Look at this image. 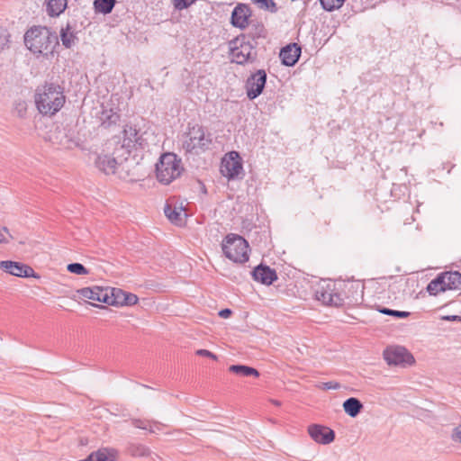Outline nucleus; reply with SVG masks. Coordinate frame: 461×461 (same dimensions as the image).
<instances>
[{"instance_id":"nucleus-27","label":"nucleus","mask_w":461,"mask_h":461,"mask_svg":"<svg viewBox=\"0 0 461 461\" xmlns=\"http://www.w3.org/2000/svg\"><path fill=\"white\" fill-rule=\"evenodd\" d=\"M127 292L120 288L109 287V305H123L124 297Z\"/></svg>"},{"instance_id":"nucleus-46","label":"nucleus","mask_w":461,"mask_h":461,"mask_svg":"<svg viewBox=\"0 0 461 461\" xmlns=\"http://www.w3.org/2000/svg\"><path fill=\"white\" fill-rule=\"evenodd\" d=\"M9 242V240L7 238H5L3 233H2V230H0V243H8Z\"/></svg>"},{"instance_id":"nucleus-23","label":"nucleus","mask_w":461,"mask_h":461,"mask_svg":"<svg viewBox=\"0 0 461 461\" xmlns=\"http://www.w3.org/2000/svg\"><path fill=\"white\" fill-rule=\"evenodd\" d=\"M99 120L102 126L108 128L117 123V122L120 120V114L113 108L107 109L103 106L102 112L99 115Z\"/></svg>"},{"instance_id":"nucleus-5","label":"nucleus","mask_w":461,"mask_h":461,"mask_svg":"<svg viewBox=\"0 0 461 461\" xmlns=\"http://www.w3.org/2000/svg\"><path fill=\"white\" fill-rule=\"evenodd\" d=\"M184 170L182 159L173 152H166L156 164V177L159 183L169 185L180 177Z\"/></svg>"},{"instance_id":"nucleus-29","label":"nucleus","mask_w":461,"mask_h":461,"mask_svg":"<svg viewBox=\"0 0 461 461\" xmlns=\"http://www.w3.org/2000/svg\"><path fill=\"white\" fill-rule=\"evenodd\" d=\"M115 3V0H95L94 8L96 13L108 14L113 11Z\"/></svg>"},{"instance_id":"nucleus-17","label":"nucleus","mask_w":461,"mask_h":461,"mask_svg":"<svg viewBox=\"0 0 461 461\" xmlns=\"http://www.w3.org/2000/svg\"><path fill=\"white\" fill-rule=\"evenodd\" d=\"M302 49L297 43H290L280 51L282 63L287 67L295 65L301 56Z\"/></svg>"},{"instance_id":"nucleus-44","label":"nucleus","mask_w":461,"mask_h":461,"mask_svg":"<svg viewBox=\"0 0 461 461\" xmlns=\"http://www.w3.org/2000/svg\"><path fill=\"white\" fill-rule=\"evenodd\" d=\"M231 313H232L231 310L226 308V309H222L219 312V316L226 319V318H229L231 315Z\"/></svg>"},{"instance_id":"nucleus-14","label":"nucleus","mask_w":461,"mask_h":461,"mask_svg":"<svg viewBox=\"0 0 461 461\" xmlns=\"http://www.w3.org/2000/svg\"><path fill=\"white\" fill-rule=\"evenodd\" d=\"M122 147L130 150L132 148L139 147L144 149L145 143L144 139L139 133V131L135 126L131 124H126L123 130V142Z\"/></svg>"},{"instance_id":"nucleus-48","label":"nucleus","mask_w":461,"mask_h":461,"mask_svg":"<svg viewBox=\"0 0 461 461\" xmlns=\"http://www.w3.org/2000/svg\"><path fill=\"white\" fill-rule=\"evenodd\" d=\"M271 402L273 404H275L276 406H280L281 405V402L277 400H271Z\"/></svg>"},{"instance_id":"nucleus-15","label":"nucleus","mask_w":461,"mask_h":461,"mask_svg":"<svg viewBox=\"0 0 461 461\" xmlns=\"http://www.w3.org/2000/svg\"><path fill=\"white\" fill-rule=\"evenodd\" d=\"M78 294L86 299L97 301L100 303H109V287H84L78 290Z\"/></svg>"},{"instance_id":"nucleus-8","label":"nucleus","mask_w":461,"mask_h":461,"mask_svg":"<svg viewBox=\"0 0 461 461\" xmlns=\"http://www.w3.org/2000/svg\"><path fill=\"white\" fill-rule=\"evenodd\" d=\"M384 358L389 366H411L415 362L413 356L401 346H391L384 349Z\"/></svg>"},{"instance_id":"nucleus-3","label":"nucleus","mask_w":461,"mask_h":461,"mask_svg":"<svg viewBox=\"0 0 461 461\" xmlns=\"http://www.w3.org/2000/svg\"><path fill=\"white\" fill-rule=\"evenodd\" d=\"M24 44L36 57L52 54L59 44L58 37L45 26H32L24 33Z\"/></svg>"},{"instance_id":"nucleus-18","label":"nucleus","mask_w":461,"mask_h":461,"mask_svg":"<svg viewBox=\"0 0 461 461\" xmlns=\"http://www.w3.org/2000/svg\"><path fill=\"white\" fill-rule=\"evenodd\" d=\"M95 166L106 175L114 174L117 160L109 154H100L95 159Z\"/></svg>"},{"instance_id":"nucleus-16","label":"nucleus","mask_w":461,"mask_h":461,"mask_svg":"<svg viewBox=\"0 0 461 461\" xmlns=\"http://www.w3.org/2000/svg\"><path fill=\"white\" fill-rule=\"evenodd\" d=\"M252 277L263 285H270L277 279V275L275 269L270 268L268 266L258 265L251 272Z\"/></svg>"},{"instance_id":"nucleus-24","label":"nucleus","mask_w":461,"mask_h":461,"mask_svg":"<svg viewBox=\"0 0 461 461\" xmlns=\"http://www.w3.org/2000/svg\"><path fill=\"white\" fill-rule=\"evenodd\" d=\"M363 408V403L355 397H350L343 402L344 411L352 418L357 417Z\"/></svg>"},{"instance_id":"nucleus-32","label":"nucleus","mask_w":461,"mask_h":461,"mask_svg":"<svg viewBox=\"0 0 461 461\" xmlns=\"http://www.w3.org/2000/svg\"><path fill=\"white\" fill-rule=\"evenodd\" d=\"M259 9L268 11L272 14L277 12L278 8L274 0H251Z\"/></svg>"},{"instance_id":"nucleus-38","label":"nucleus","mask_w":461,"mask_h":461,"mask_svg":"<svg viewBox=\"0 0 461 461\" xmlns=\"http://www.w3.org/2000/svg\"><path fill=\"white\" fill-rule=\"evenodd\" d=\"M10 34L4 28L0 27V50H4L8 46Z\"/></svg>"},{"instance_id":"nucleus-1","label":"nucleus","mask_w":461,"mask_h":461,"mask_svg":"<svg viewBox=\"0 0 461 461\" xmlns=\"http://www.w3.org/2000/svg\"><path fill=\"white\" fill-rule=\"evenodd\" d=\"M364 285L360 282L348 281L327 283L318 287L315 296L323 304L340 307L344 304H357L363 300Z\"/></svg>"},{"instance_id":"nucleus-36","label":"nucleus","mask_w":461,"mask_h":461,"mask_svg":"<svg viewBox=\"0 0 461 461\" xmlns=\"http://www.w3.org/2000/svg\"><path fill=\"white\" fill-rule=\"evenodd\" d=\"M67 269L68 272L76 275L84 276L89 274V270L80 263L68 264Z\"/></svg>"},{"instance_id":"nucleus-22","label":"nucleus","mask_w":461,"mask_h":461,"mask_svg":"<svg viewBox=\"0 0 461 461\" xmlns=\"http://www.w3.org/2000/svg\"><path fill=\"white\" fill-rule=\"evenodd\" d=\"M165 215L174 224L181 226L184 223V217L186 215L183 213L182 208H176L169 203L164 207Z\"/></svg>"},{"instance_id":"nucleus-7","label":"nucleus","mask_w":461,"mask_h":461,"mask_svg":"<svg viewBox=\"0 0 461 461\" xmlns=\"http://www.w3.org/2000/svg\"><path fill=\"white\" fill-rule=\"evenodd\" d=\"M224 256L235 263H245L249 260V243L238 234H228L221 244Z\"/></svg>"},{"instance_id":"nucleus-26","label":"nucleus","mask_w":461,"mask_h":461,"mask_svg":"<svg viewBox=\"0 0 461 461\" xmlns=\"http://www.w3.org/2000/svg\"><path fill=\"white\" fill-rule=\"evenodd\" d=\"M131 423L135 428L149 430L150 433H156L161 427L159 422L149 420L134 419Z\"/></svg>"},{"instance_id":"nucleus-9","label":"nucleus","mask_w":461,"mask_h":461,"mask_svg":"<svg viewBox=\"0 0 461 461\" xmlns=\"http://www.w3.org/2000/svg\"><path fill=\"white\" fill-rule=\"evenodd\" d=\"M267 75L265 69H258L252 73L245 83L246 94L249 100L259 96L265 88Z\"/></svg>"},{"instance_id":"nucleus-20","label":"nucleus","mask_w":461,"mask_h":461,"mask_svg":"<svg viewBox=\"0 0 461 461\" xmlns=\"http://www.w3.org/2000/svg\"><path fill=\"white\" fill-rule=\"evenodd\" d=\"M446 290H457L461 287V273L457 271L439 274Z\"/></svg>"},{"instance_id":"nucleus-6","label":"nucleus","mask_w":461,"mask_h":461,"mask_svg":"<svg viewBox=\"0 0 461 461\" xmlns=\"http://www.w3.org/2000/svg\"><path fill=\"white\" fill-rule=\"evenodd\" d=\"M212 144V133L202 126L195 124L188 127V132L184 136L182 148L185 153L199 155L208 150Z\"/></svg>"},{"instance_id":"nucleus-42","label":"nucleus","mask_w":461,"mask_h":461,"mask_svg":"<svg viewBox=\"0 0 461 461\" xmlns=\"http://www.w3.org/2000/svg\"><path fill=\"white\" fill-rule=\"evenodd\" d=\"M195 354L200 357H210L213 360H217V356L207 349H198V350H196Z\"/></svg>"},{"instance_id":"nucleus-41","label":"nucleus","mask_w":461,"mask_h":461,"mask_svg":"<svg viewBox=\"0 0 461 461\" xmlns=\"http://www.w3.org/2000/svg\"><path fill=\"white\" fill-rule=\"evenodd\" d=\"M319 387L322 390H337L340 388V384L335 381H330L326 383H322Z\"/></svg>"},{"instance_id":"nucleus-11","label":"nucleus","mask_w":461,"mask_h":461,"mask_svg":"<svg viewBox=\"0 0 461 461\" xmlns=\"http://www.w3.org/2000/svg\"><path fill=\"white\" fill-rule=\"evenodd\" d=\"M0 269L18 277H39L30 266L21 262L12 260L0 261Z\"/></svg>"},{"instance_id":"nucleus-13","label":"nucleus","mask_w":461,"mask_h":461,"mask_svg":"<svg viewBox=\"0 0 461 461\" xmlns=\"http://www.w3.org/2000/svg\"><path fill=\"white\" fill-rule=\"evenodd\" d=\"M251 16L250 7L246 4H239L232 11L230 23L241 30L249 25V19Z\"/></svg>"},{"instance_id":"nucleus-33","label":"nucleus","mask_w":461,"mask_h":461,"mask_svg":"<svg viewBox=\"0 0 461 461\" xmlns=\"http://www.w3.org/2000/svg\"><path fill=\"white\" fill-rule=\"evenodd\" d=\"M70 27L68 25L66 29H62L60 32V39L62 44L66 48H71V46L75 43V40L77 39L74 32H69Z\"/></svg>"},{"instance_id":"nucleus-10","label":"nucleus","mask_w":461,"mask_h":461,"mask_svg":"<svg viewBox=\"0 0 461 461\" xmlns=\"http://www.w3.org/2000/svg\"><path fill=\"white\" fill-rule=\"evenodd\" d=\"M241 158L238 152L231 151L225 155L221 163V173L228 179H234L242 172Z\"/></svg>"},{"instance_id":"nucleus-30","label":"nucleus","mask_w":461,"mask_h":461,"mask_svg":"<svg viewBox=\"0 0 461 461\" xmlns=\"http://www.w3.org/2000/svg\"><path fill=\"white\" fill-rule=\"evenodd\" d=\"M128 453L134 457H143L148 456L150 454V450L145 445L132 443L128 447Z\"/></svg>"},{"instance_id":"nucleus-35","label":"nucleus","mask_w":461,"mask_h":461,"mask_svg":"<svg viewBox=\"0 0 461 461\" xmlns=\"http://www.w3.org/2000/svg\"><path fill=\"white\" fill-rule=\"evenodd\" d=\"M378 312L400 319L407 318L410 315L409 312L392 310L385 307H379Z\"/></svg>"},{"instance_id":"nucleus-21","label":"nucleus","mask_w":461,"mask_h":461,"mask_svg":"<svg viewBox=\"0 0 461 461\" xmlns=\"http://www.w3.org/2000/svg\"><path fill=\"white\" fill-rule=\"evenodd\" d=\"M46 13L50 17L59 16L67 8L68 0H45Z\"/></svg>"},{"instance_id":"nucleus-31","label":"nucleus","mask_w":461,"mask_h":461,"mask_svg":"<svg viewBox=\"0 0 461 461\" xmlns=\"http://www.w3.org/2000/svg\"><path fill=\"white\" fill-rule=\"evenodd\" d=\"M444 284L445 283L444 281H442L440 276L438 275L436 278H434L429 283L427 286V291L431 295H437L438 293L447 291L444 286Z\"/></svg>"},{"instance_id":"nucleus-12","label":"nucleus","mask_w":461,"mask_h":461,"mask_svg":"<svg viewBox=\"0 0 461 461\" xmlns=\"http://www.w3.org/2000/svg\"><path fill=\"white\" fill-rule=\"evenodd\" d=\"M308 433L317 443L327 445L335 439V432L323 425L312 424L308 427Z\"/></svg>"},{"instance_id":"nucleus-4","label":"nucleus","mask_w":461,"mask_h":461,"mask_svg":"<svg viewBox=\"0 0 461 461\" xmlns=\"http://www.w3.org/2000/svg\"><path fill=\"white\" fill-rule=\"evenodd\" d=\"M257 41L253 42L249 36L240 34L229 41V56L231 62L238 65L254 63L258 59Z\"/></svg>"},{"instance_id":"nucleus-19","label":"nucleus","mask_w":461,"mask_h":461,"mask_svg":"<svg viewBox=\"0 0 461 461\" xmlns=\"http://www.w3.org/2000/svg\"><path fill=\"white\" fill-rule=\"evenodd\" d=\"M117 451L113 448H100L80 461H116Z\"/></svg>"},{"instance_id":"nucleus-43","label":"nucleus","mask_w":461,"mask_h":461,"mask_svg":"<svg viewBox=\"0 0 461 461\" xmlns=\"http://www.w3.org/2000/svg\"><path fill=\"white\" fill-rule=\"evenodd\" d=\"M453 438L461 442V425L456 427L453 430Z\"/></svg>"},{"instance_id":"nucleus-40","label":"nucleus","mask_w":461,"mask_h":461,"mask_svg":"<svg viewBox=\"0 0 461 461\" xmlns=\"http://www.w3.org/2000/svg\"><path fill=\"white\" fill-rule=\"evenodd\" d=\"M138 301H139V298L136 294H131V293H126L124 301H123V305H129V306L135 305L138 303Z\"/></svg>"},{"instance_id":"nucleus-2","label":"nucleus","mask_w":461,"mask_h":461,"mask_svg":"<svg viewBox=\"0 0 461 461\" xmlns=\"http://www.w3.org/2000/svg\"><path fill=\"white\" fill-rule=\"evenodd\" d=\"M34 101L39 113L50 117L63 107L66 96L60 86L46 83L44 86L37 87Z\"/></svg>"},{"instance_id":"nucleus-25","label":"nucleus","mask_w":461,"mask_h":461,"mask_svg":"<svg viewBox=\"0 0 461 461\" xmlns=\"http://www.w3.org/2000/svg\"><path fill=\"white\" fill-rule=\"evenodd\" d=\"M229 371L238 375L245 377L259 376V372L256 368L245 365H231L229 367Z\"/></svg>"},{"instance_id":"nucleus-34","label":"nucleus","mask_w":461,"mask_h":461,"mask_svg":"<svg viewBox=\"0 0 461 461\" xmlns=\"http://www.w3.org/2000/svg\"><path fill=\"white\" fill-rule=\"evenodd\" d=\"M321 7L327 12L339 9L346 0H319Z\"/></svg>"},{"instance_id":"nucleus-45","label":"nucleus","mask_w":461,"mask_h":461,"mask_svg":"<svg viewBox=\"0 0 461 461\" xmlns=\"http://www.w3.org/2000/svg\"><path fill=\"white\" fill-rule=\"evenodd\" d=\"M442 319L445 321H457V320L460 321L461 317L457 316V315H447V316L442 317Z\"/></svg>"},{"instance_id":"nucleus-37","label":"nucleus","mask_w":461,"mask_h":461,"mask_svg":"<svg viewBox=\"0 0 461 461\" xmlns=\"http://www.w3.org/2000/svg\"><path fill=\"white\" fill-rule=\"evenodd\" d=\"M28 104L23 100H17L14 103V113L20 118H25L27 114Z\"/></svg>"},{"instance_id":"nucleus-39","label":"nucleus","mask_w":461,"mask_h":461,"mask_svg":"<svg viewBox=\"0 0 461 461\" xmlns=\"http://www.w3.org/2000/svg\"><path fill=\"white\" fill-rule=\"evenodd\" d=\"M195 0H173L174 7L176 10H183L188 8L194 3Z\"/></svg>"},{"instance_id":"nucleus-28","label":"nucleus","mask_w":461,"mask_h":461,"mask_svg":"<svg viewBox=\"0 0 461 461\" xmlns=\"http://www.w3.org/2000/svg\"><path fill=\"white\" fill-rule=\"evenodd\" d=\"M249 39L255 42L257 39L266 37V29L261 23H252L248 34Z\"/></svg>"},{"instance_id":"nucleus-47","label":"nucleus","mask_w":461,"mask_h":461,"mask_svg":"<svg viewBox=\"0 0 461 461\" xmlns=\"http://www.w3.org/2000/svg\"><path fill=\"white\" fill-rule=\"evenodd\" d=\"M1 230H2V233L5 232V233H7L10 236V238H13L12 235L10 234V232H9V230L6 227H3Z\"/></svg>"}]
</instances>
